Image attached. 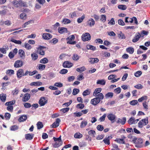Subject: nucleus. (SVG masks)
<instances>
[{"instance_id":"obj_49","label":"nucleus","mask_w":150,"mask_h":150,"mask_svg":"<svg viewBox=\"0 0 150 150\" xmlns=\"http://www.w3.org/2000/svg\"><path fill=\"white\" fill-rule=\"evenodd\" d=\"M11 41L16 44L20 45L21 44V42L20 40H17L14 39H12L11 40Z\"/></svg>"},{"instance_id":"obj_5","label":"nucleus","mask_w":150,"mask_h":150,"mask_svg":"<svg viewBox=\"0 0 150 150\" xmlns=\"http://www.w3.org/2000/svg\"><path fill=\"white\" fill-rule=\"evenodd\" d=\"M75 39L74 36L73 35H71L69 37L67 38V40H68L67 43H69L70 44L74 45L76 43V41H72V40H74Z\"/></svg>"},{"instance_id":"obj_25","label":"nucleus","mask_w":150,"mask_h":150,"mask_svg":"<svg viewBox=\"0 0 150 150\" xmlns=\"http://www.w3.org/2000/svg\"><path fill=\"white\" fill-rule=\"evenodd\" d=\"M94 96H95L96 98L99 99V100H100V101L101 100L103 99L104 98V95L103 94L101 93H99Z\"/></svg>"},{"instance_id":"obj_13","label":"nucleus","mask_w":150,"mask_h":150,"mask_svg":"<svg viewBox=\"0 0 150 150\" xmlns=\"http://www.w3.org/2000/svg\"><path fill=\"white\" fill-rule=\"evenodd\" d=\"M87 23L89 26L92 27L94 25L95 22L93 18H91L88 20Z\"/></svg>"},{"instance_id":"obj_47","label":"nucleus","mask_w":150,"mask_h":150,"mask_svg":"<svg viewBox=\"0 0 150 150\" xmlns=\"http://www.w3.org/2000/svg\"><path fill=\"white\" fill-rule=\"evenodd\" d=\"M45 65L44 64H40L38 65V68L40 70H43L45 69Z\"/></svg>"},{"instance_id":"obj_34","label":"nucleus","mask_w":150,"mask_h":150,"mask_svg":"<svg viewBox=\"0 0 150 150\" xmlns=\"http://www.w3.org/2000/svg\"><path fill=\"white\" fill-rule=\"evenodd\" d=\"M23 47H24L27 50H30L32 48V47L30 44L28 43H25Z\"/></svg>"},{"instance_id":"obj_29","label":"nucleus","mask_w":150,"mask_h":150,"mask_svg":"<svg viewBox=\"0 0 150 150\" xmlns=\"http://www.w3.org/2000/svg\"><path fill=\"white\" fill-rule=\"evenodd\" d=\"M101 88H96L93 93V95L94 96L100 93L101 91Z\"/></svg>"},{"instance_id":"obj_52","label":"nucleus","mask_w":150,"mask_h":150,"mask_svg":"<svg viewBox=\"0 0 150 150\" xmlns=\"http://www.w3.org/2000/svg\"><path fill=\"white\" fill-rule=\"evenodd\" d=\"M86 70V68L84 66H83L80 68H78L76 69V70L78 72H80L81 71H83Z\"/></svg>"},{"instance_id":"obj_12","label":"nucleus","mask_w":150,"mask_h":150,"mask_svg":"<svg viewBox=\"0 0 150 150\" xmlns=\"http://www.w3.org/2000/svg\"><path fill=\"white\" fill-rule=\"evenodd\" d=\"M42 38L45 40H49L52 37V35L49 33H44L42 35Z\"/></svg>"},{"instance_id":"obj_42","label":"nucleus","mask_w":150,"mask_h":150,"mask_svg":"<svg viewBox=\"0 0 150 150\" xmlns=\"http://www.w3.org/2000/svg\"><path fill=\"white\" fill-rule=\"evenodd\" d=\"M40 63L42 64H46L48 62V60L46 58H44L42 59H41L40 61Z\"/></svg>"},{"instance_id":"obj_8","label":"nucleus","mask_w":150,"mask_h":150,"mask_svg":"<svg viewBox=\"0 0 150 150\" xmlns=\"http://www.w3.org/2000/svg\"><path fill=\"white\" fill-rule=\"evenodd\" d=\"M99 99L96 97L91 100V103L93 105H96L100 102V101Z\"/></svg>"},{"instance_id":"obj_24","label":"nucleus","mask_w":150,"mask_h":150,"mask_svg":"<svg viewBox=\"0 0 150 150\" xmlns=\"http://www.w3.org/2000/svg\"><path fill=\"white\" fill-rule=\"evenodd\" d=\"M27 119V116L26 115H23L20 117L18 120L20 122H23L25 120Z\"/></svg>"},{"instance_id":"obj_60","label":"nucleus","mask_w":150,"mask_h":150,"mask_svg":"<svg viewBox=\"0 0 150 150\" xmlns=\"http://www.w3.org/2000/svg\"><path fill=\"white\" fill-rule=\"evenodd\" d=\"M77 108L80 109H83L84 107V105L83 104L79 103L77 105Z\"/></svg>"},{"instance_id":"obj_45","label":"nucleus","mask_w":150,"mask_h":150,"mask_svg":"<svg viewBox=\"0 0 150 150\" xmlns=\"http://www.w3.org/2000/svg\"><path fill=\"white\" fill-rule=\"evenodd\" d=\"M126 50L127 52L131 54H132L134 51L133 48L131 47H128L126 49Z\"/></svg>"},{"instance_id":"obj_56","label":"nucleus","mask_w":150,"mask_h":150,"mask_svg":"<svg viewBox=\"0 0 150 150\" xmlns=\"http://www.w3.org/2000/svg\"><path fill=\"white\" fill-rule=\"evenodd\" d=\"M79 92V89L74 88L73 90L72 94L74 95H75L78 93Z\"/></svg>"},{"instance_id":"obj_26","label":"nucleus","mask_w":150,"mask_h":150,"mask_svg":"<svg viewBox=\"0 0 150 150\" xmlns=\"http://www.w3.org/2000/svg\"><path fill=\"white\" fill-rule=\"evenodd\" d=\"M20 0L19 1H13V3L14 6L16 7H18L20 6Z\"/></svg>"},{"instance_id":"obj_41","label":"nucleus","mask_w":150,"mask_h":150,"mask_svg":"<svg viewBox=\"0 0 150 150\" xmlns=\"http://www.w3.org/2000/svg\"><path fill=\"white\" fill-rule=\"evenodd\" d=\"M88 134L92 137H95L96 132L94 130H90L88 132Z\"/></svg>"},{"instance_id":"obj_32","label":"nucleus","mask_w":150,"mask_h":150,"mask_svg":"<svg viewBox=\"0 0 150 150\" xmlns=\"http://www.w3.org/2000/svg\"><path fill=\"white\" fill-rule=\"evenodd\" d=\"M110 137L108 136L107 138H105L103 140L105 144L109 145L110 142Z\"/></svg>"},{"instance_id":"obj_58","label":"nucleus","mask_w":150,"mask_h":150,"mask_svg":"<svg viewBox=\"0 0 150 150\" xmlns=\"http://www.w3.org/2000/svg\"><path fill=\"white\" fill-rule=\"evenodd\" d=\"M18 129V127L16 125H13L11 127V131H15Z\"/></svg>"},{"instance_id":"obj_43","label":"nucleus","mask_w":150,"mask_h":150,"mask_svg":"<svg viewBox=\"0 0 150 150\" xmlns=\"http://www.w3.org/2000/svg\"><path fill=\"white\" fill-rule=\"evenodd\" d=\"M85 18V16L83 15L81 18H79L77 20V22L78 23H80L82 22Z\"/></svg>"},{"instance_id":"obj_62","label":"nucleus","mask_w":150,"mask_h":150,"mask_svg":"<svg viewBox=\"0 0 150 150\" xmlns=\"http://www.w3.org/2000/svg\"><path fill=\"white\" fill-rule=\"evenodd\" d=\"M142 74V72L141 71H138L134 74V75L136 77H139Z\"/></svg>"},{"instance_id":"obj_61","label":"nucleus","mask_w":150,"mask_h":150,"mask_svg":"<svg viewBox=\"0 0 150 150\" xmlns=\"http://www.w3.org/2000/svg\"><path fill=\"white\" fill-rule=\"evenodd\" d=\"M62 22L65 24H68L71 22V21L69 19L65 18L63 20Z\"/></svg>"},{"instance_id":"obj_27","label":"nucleus","mask_w":150,"mask_h":150,"mask_svg":"<svg viewBox=\"0 0 150 150\" xmlns=\"http://www.w3.org/2000/svg\"><path fill=\"white\" fill-rule=\"evenodd\" d=\"M135 119L134 117H131L128 121V123L130 125H132L133 124H136V122H135Z\"/></svg>"},{"instance_id":"obj_17","label":"nucleus","mask_w":150,"mask_h":150,"mask_svg":"<svg viewBox=\"0 0 150 150\" xmlns=\"http://www.w3.org/2000/svg\"><path fill=\"white\" fill-rule=\"evenodd\" d=\"M126 120V119L125 117H123L122 119L119 118L117 120V123H121L122 125H124L125 123Z\"/></svg>"},{"instance_id":"obj_36","label":"nucleus","mask_w":150,"mask_h":150,"mask_svg":"<svg viewBox=\"0 0 150 150\" xmlns=\"http://www.w3.org/2000/svg\"><path fill=\"white\" fill-rule=\"evenodd\" d=\"M31 57L32 60L35 61L36 60L38 57V56L37 54L35 53H33L31 54Z\"/></svg>"},{"instance_id":"obj_55","label":"nucleus","mask_w":150,"mask_h":150,"mask_svg":"<svg viewBox=\"0 0 150 150\" xmlns=\"http://www.w3.org/2000/svg\"><path fill=\"white\" fill-rule=\"evenodd\" d=\"M112 146L113 148L111 150H120L118 148V146L115 144H112Z\"/></svg>"},{"instance_id":"obj_2","label":"nucleus","mask_w":150,"mask_h":150,"mask_svg":"<svg viewBox=\"0 0 150 150\" xmlns=\"http://www.w3.org/2000/svg\"><path fill=\"white\" fill-rule=\"evenodd\" d=\"M61 136L58 138H56L55 137H53V139L55 141V143L54 145L53 146L55 148L59 147L60 146L62 145V142L61 139Z\"/></svg>"},{"instance_id":"obj_46","label":"nucleus","mask_w":150,"mask_h":150,"mask_svg":"<svg viewBox=\"0 0 150 150\" xmlns=\"http://www.w3.org/2000/svg\"><path fill=\"white\" fill-rule=\"evenodd\" d=\"M37 125V128L38 129H40L43 127V125L41 122H38Z\"/></svg>"},{"instance_id":"obj_37","label":"nucleus","mask_w":150,"mask_h":150,"mask_svg":"<svg viewBox=\"0 0 150 150\" xmlns=\"http://www.w3.org/2000/svg\"><path fill=\"white\" fill-rule=\"evenodd\" d=\"M79 58V56L76 54H74L73 55L72 59L73 60L77 61L78 60Z\"/></svg>"},{"instance_id":"obj_35","label":"nucleus","mask_w":150,"mask_h":150,"mask_svg":"<svg viewBox=\"0 0 150 150\" xmlns=\"http://www.w3.org/2000/svg\"><path fill=\"white\" fill-rule=\"evenodd\" d=\"M20 6L23 7H27L28 6V4L25 2H24L22 0H20Z\"/></svg>"},{"instance_id":"obj_22","label":"nucleus","mask_w":150,"mask_h":150,"mask_svg":"<svg viewBox=\"0 0 150 150\" xmlns=\"http://www.w3.org/2000/svg\"><path fill=\"white\" fill-rule=\"evenodd\" d=\"M89 61L91 64H94L98 62L99 61V59L97 58H91Z\"/></svg>"},{"instance_id":"obj_38","label":"nucleus","mask_w":150,"mask_h":150,"mask_svg":"<svg viewBox=\"0 0 150 150\" xmlns=\"http://www.w3.org/2000/svg\"><path fill=\"white\" fill-rule=\"evenodd\" d=\"M86 48L88 50H96V47L89 45H87Z\"/></svg>"},{"instance_id":"obj_1","label":"nucleus","mask_w":150,"mask_h":150,"mask_svg":"<svg viewBox=\"0 0 150 150\" xmlns=\"http://www.w3.org/2000/svg\"><path fill=\"white\" fill-rule=\"evenodd\" d=\"M135 144V146L138 148H141L143 146V140L140 138H134L132 140Z\"/></svg>"},{"instance_id":"obj_30","label":"nucleus","mask_w":150,"mask_h":150,"mask_svg":"<svg viewBox=\"0 0 150 150\" xmlns=\"http://www.w3.org/2000/svg\"><path fill=\"white\" fill-rule=\"evenodd\" d=\"M83 135L79 132H77L74 134V137L76 139H80L82 137Z\"/></svg>"},{"instance_id":"obj_59","label":"nucleus","mask_w":150,"mask_h":150,"mask_svg":"<svg viewBox=\"0 0 150 150\" xmlns=\"http://www.w3.org/2000/svg\"><path fill=\"white\" fill-rule=\"evenodd\" d=\"M138 103V101L137 100H133L129 102V104L132 105H134Z\"/></svg>"},{"instance_id":"obj_28","label":"nucleus","mask_w":150,"mask_h":150,"mask_svg":"<svg viewBox=\"0 0 150 150\" xmlns=\"http://www.w3.org/2000/svg\"><path fill=\"white\" fill-rule=\"evenodd\" d=\"M33 135L30 134H28L25 135V138L27 140H30L33 138Z\"/></svg>"},{"instance_id":"obj_44","label":"nucleus","mask_w":150,"mask_h":150,"mask_svg":"<svg viewBox=\"0 0 150 150\" xmlns=\"http://www.w3.org/2000/svg\"><path fill=\"white\" fill-rule=\"evenodd\" d=\"M6 73L11 76L14 74V71L12 69H8L6 71Z\"/></svg>"},{"instance_id":"obj_19","label":"nucleus","mask_w":150,"mask_h":150,"mask_svg":"<svg viewBox=\"0 0 150 150\" xmlns=\"http://www.w3.org/2000/svg\"><path fill=\"white\" fill-rule=\"evenodd\" d=\"M44 47L41 46H39L38 51V53L40 55H44L45 54V51L42 50V49H43Z\"/></svg>"},{"instance_id":"obj_64","label":"nucleus","mask_w":150,"mask_h":150,"mask_svg":"<svg viewBox=\"0 0 150 150\" xmlns=\"http://www.w3.org/2000/svg\"><path fill=\"white\" fill-rule=\"evenodd\" d=\"M24 107L26 108H29L31 106L30 103H25L24 104Z\"/></svg>"},{"instance_id":"obj_53","label":"nucleus","mask_w":150,"mask_h":150,"mask_svg":"<svg viewBox=\"0 0 150 150\" xmlns=\"http://www.w3.org/2000/svg\"><path fill=\"white\" fill-rule=\"evenodd\" d=\"M90 93V91L88 89L86 90L83 91V96H86L89 95Z\"/></svg>"},{"instance_id":"obj_3","label":"nucleus","mask_w":150,"mask_h":150,"mask_svg":"<svg viewBox=\"0 0 150 150\" xmlns=\"http://www.w3.org/2000/svg\"><path fill=\"white\" fill-rule=\"evenodd\" d=\"M148 123V118L142 119L140 120L138 123V126L139 128H142L144 126L146 125Z\"/></svg>"},{"instance_id":"obj_9","label":"nucleus","mask_w":150,"mask_h":150,"mask_svg":"<svg viewBox=\"0 0 150 150\" xmlns=\"http://www.w3.org/2000/svg\"><path fill=\"white\" fill-rule=\"evenodd\" d=\"M23 65V62L22 61L18 60L15 62L14 67L16 68H18L22 66Z\"/></svg>"},{"instance_id":"obj_33","label":"nucleus","mask_w":150,"mask_h":150,"mask_svg":"<svg viewBox=\"0 0 150 150\" xmlns=\"http://www.w3.org/2000/svg\"><path fill=\"white\" fill-rule=\"evenodd\" d=\"M34 23V21L31 20L27 22H25L22 26V27L23 28H25L26 26L30 24L33 23Z\"/></svg>"},{"instance_id":"obj_11","label":"nucleus","mask_w":150,"mask_h":150,"mask_svg":"<svg viewBox=\"0 0 150 150\" xmlns=\"http://www.w3.org/2000/svg\"><path fill=\"white\" fill-rule=\"evenodd\" d=\"M60 121V120L59 118H57L56 120V121L52 124V127L55 128L58 127L59 125Z\"/></svg>"},{"instance_id":"obj_4","label":"nucleus","mask_w":150,"mask_h":150,"mask_svg":"<svg viewBox=\"0 0 150 150\" xmlns=\"http://www.w3.org/2000/svg\"><path fill=\"white\" fill-rule=\"evenodd\" d=\"M81 38L83 41H86L90 40L91 36L90 34L89 33H85L82 35Z\"/></svg>"},{"instance_id":"obj_14","label":"nucleus","mask_w":150,"mask_h":150,"mask_svg":"<svg viewBox=\"0 0 150 150\" xmlns=\"http://www.w3.org/2000/svg\"><path fill=\"white\" fill-rule=\"evenodd\" d=\"M30 94L28 93L24 94V96L22 99V100L23 102H26L28 101L30 98Z\"/></svg>"},{"instance_id":"obj_57","label":"nucleus","mask_w":150,"mask_h":150,"mask_svg":"<svg viewBox=\"0 0 150 150\" xmlns=\"http://www.w3.org/2000/svg\"><path fill=\"white\" fill-rule=\"evenodd\" d=\"M97 129L100 131H101L104 129L103 126L101 125H98L97 127Z\"/></svg>"},{"instance_id":"obj_40","label":"nucleus","mask_w":150,"mask_h":150,"mask_svg":"<svg viewBox=\"0 0 150 150\" xmlns=\"http://www.w3.org/2000/svg\"><path fill=\"white\" fill-rule=\"evenodd\" d=\"M20 17L21 19L23 20H25L26 18V14L25 13H22L20 14Z\"/></svg>"},{"instance_id":"obj_18","label":"nucleus","mask_w":150,"mask_h":150,"mask_svg":"<svg viewBox=\"0 0 150 150\" xmlns=\"http://www.w3.org/2000/svg\"><path fill=\"white\" fill-rule=\"evenodd\" d=\"M58 32L61 34L65 33L67 32V28L64 27L59 28L58 29Z\"/></svg>"},{"instance_id":"obj_23","label":"nucleus","mask_w":150,"mask_h":150,"mask_svg":"<svg viewBox=\"0 0 150 150\" xmlns=\"http://www.w3.org/2000/svg\"><path fill=\"white\" fill-rule=\"evenodd\" d=\"M42 85V83L40 81L33 82L30 84L31 86H40Z\"/></svg>"},{"instance_id":"obj_6","label":"nucleus","mask_w":150,"mask_h":150,"mask_svg":"<svg viewBox=\"0 0 150 150\" xmlns=\"http://www.w3.org/2000/svg\"><path fill=\"white\" fill-rule=\"evenodd\" d=\"M47 100L46 98L44 97H41L39 101V103L41 106H43L47 103Z\"/></svg>"},{"instance_id":"obj_21","label":"nucleus","mask_w":150,"mask_h":150,"mask_svg":"<svg viewBox=\"0 0 150 150\" xmlns=\"http://www.w3.org/2000/svg\"><path fill=\"white\" fill-rule=\"evenodd\" d=\"M6 95L5 94L2 93L0 94V99L2 102H4L6 100Z\"/></svg>"},{"instance_id":"obj_10","label":"nucleus","mask_w":150,"mask_h":150,"mask_svg":"<svg viewBox=\"0 0 150 150\" xmlns=\"http://www.w3.org/2000/svg\"><path fill=\"white\" fill-rule=\"evenodd\" d=\"M73 66V64L68 61H66L64 62L63 64V66L64 68H70Z\"/></svg>"},{"instance_id":"obj_16","label":"nucleus","mask_w":150,"mask_h":150,"mask_svg":"<svg viewBox=\"0 0 150 150\" xmlns=\"http://www.w3.org/2000/svg\"><path fill=\"white\" fill-rule=\"evenodd\" d=\"M141 36L140 34L139 33H137L134 38L132 40V42H135L137 41L139 39Z\"/></svg>"},{"instance_id":"obj_20","label":"nucleus","mask_w":150,"mask_h":150,"mask_svg":"<svg viewBox=\"0 0 150 150\" xmlns=\"http://www.w3.org/2000/svg\"><path fill=\"white\" fill-rule=\"evenodd\" d=\"M18 54L20 57L22 59L25 58V53L24 51L22 50H19L18 51Z\"/></svg>"},{"instance_id":"obj_51","label":"nucleus","mask_w":150,"mask_h":150,"mask_svg":"<svg viewBox=\"0 0 150 150\" xmlns=\"http://www.w3.org/2000/svg\"><path fill=\"white\" fill-rule=\"evenodd\" d=\"M115 141L119 143H122L125 144V142L123 139L117 138L115 140Z\"/></svg>"},{"instance_id":"obj_63","label":"nucleus","mask_w":150,"mask_h":150,"mask_svg":"<svg viewBox=\"0 0 150 150\" xmlns=\"http://www.w3.org/2000/svg\"><path fill=\"white\" fill-rule=\"evenodd\" d=\"M67 70L65 69H63L60 71L59 73L62 74H64L67 73Z\"/></svg>"},{"instance_id":"obj_50","label":"nucleus","mask_w":150,"mask_h":150,"mask_svg":"<svg viewBox=\"0 0 150 150\" xmlns=\"http://www.w3.org/2000/svg\"><path fill=\"white\" fill-rule=\"evenodd\" d=\"M87 124V122L86 121H82L81 123L80 126V127L81 128L84 127Z\"/></svg>"},{"instance_id":"obj_39","label":"nucleus","mask_w":150,"mask_h":150,"mask_svg":"<svg viewBox=\"0 0 150 150\" xmlns=\"http://www.w3.org/2000/svg\"><path fill=\"white\" fill-rule=\"evenodd\" d=\"M97 84H100L102 85H105V81L104 79L98 80L96 83Z\"/></svg>"},{"instance_id":"obj_7","label":"nucleus","mask_w":150,"mask_h":150,"mask_svg":"<svg viewBox=\"0 0 150 150\" xmlns=\"http://www.w3.org/2000/svg\"><path fill=\"white\" fill-rule=\"evenodd\" d=\"M23 69H21L18 70L17 72V75L18 78H20L23 76Z\"/></svg>"},{"instance_id":"obj_48","label":"nucleus","mask_w":150,"mask_h":150,"mask_svg":"<svg viewBox=\"0 0 150 150\" xmlns=\"http://www.w3.org/2000/svg\"><path fill=\"white\" fill-rule=\"evenodd\" d=\"M113 96V93H108L105 96V97L106 98H111Z\"/></svg>"},{"instance_id":"obj_31","label":"nucleus","mask_w":150,"mask_h":150,"mask_svg":"<svg viewBox=\"0 0 150 150\" xmlns=\"http://www.w3.org/2000/svg\"><path fill=\"white\" fill-rule=\"evenodd\" d=\"M118 8L122 10H125L127 8V6L125 5H119L118 6Z\"/></svg>"},{"instance_id":"obj_54","label":"nucleus","mask_w":150,"mask_h":150,"mask_svg":"<svg viewBox=\"0 0 150 150\" xmlns=\"http://www.w3.org/2000/svg\"><path fill=\"white\" fill-rule=\"evenodd\" d=\"M118 35L119 38H120L125 39L126 38L125 35L122 33L121 32H120Z\"/></svg>"},{"instance_id":"obj_15","label":"nucleus","mask_w":150,"mask_h":150,"mask_svg":"<svg viewBox=\"0 0 150 150\" xmlns=\"http://www.w3.org/2000/svg\"><path fill=\"white\" fill-rule=\"evenodd\" d=\"M109 120L111 121L114 120L116 118V116L112 113L108 114L107 116Z\"/></svg>"}]
</instances>
